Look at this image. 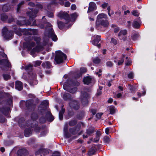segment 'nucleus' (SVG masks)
<instances>
[{
	"label": "nucleus",
	"mask_w": 156,
	"mask_h": 156,
	"mask_svg": "<svg viewBox=\"0 0 156 156\" xmlns=\"http://www.w3.org/2000/svg\"><path fill=\"white\" fill-rule=\"evenodd\" d=\"M31 120L30 121V122H28L29 123V124H28V123H27V124L28 125V126H30L31 127H34V123H33V121H31Z\"/></svg>",
	"instance_id": "nucleus-59"
},
{
	"label": "nucleus",
	"mask_w": 156,
	"mask_h": 156,
	"mask_svg": "<svg viewBox=\"0 0 156 156\" xmlns=\"http://www.w3.org/2000/svg\"><path fill=\"white\" fill-rule=\"evenodd\" d=\"M32 130L30 128H26L24 131V134L26 137H29L32 133Z\"/></svg>",
	"instance_id": "nucleus-20"
},
{
	"label": "nucleus",
	"mask_w": 156,
	"mask_h": 156,
	"mask_svg": "<svg viewBox=\"0 0 156 156\" xmlns=\"http://www.w3.org/2000/svg\"><path fill=\"white\" fill-rule=\"evenodd\" d=\"M8 18V16L5 15H3L2 16L1 19L3 21L5 20Z\"/></svg>",
	"instance_id": "nucleus-56"
},
{
	"label": "nucleus",
	"mask_w": 156,
	"mask_h": 156,
	"mask_svg": "<svg viewBox=\"0 0 156 156\" xmlns=\"http://www.w3.org/2000/svg\"><path fill=\"white\" fill-rule=\"evenodd\" d=\"M31 122L33 121L34 123V125H36L37 124V122L36 121V120L37 118V114L35 113H33L31 115Z\"/></svg>",
	"instance_id": "nucleus-21"
},
{
	"label": "nucleus",
	"mask_w": 156,
	"mask_h": 156,
	"mask_svg": "<svg viewBox=\"0 0 156 156\" xmlns=\"http://www.w3.org/2000/svg\"><path fill=\"white\" fill-rule=\"evenodd\" d=\"M79 130V128H72L70 129V132L73 134H75Z\"/></svg>",
	"instance_id": "nucleus-36"
},
{
	"label": "nucleus",
	"mask_w": 156,
	"mask_h": 156,
	"mask_svg": "<svg viewBox=\"0 0 156 156\" xmlns=\"http://www.w3.org/2000/svg\"><path fill=\"white\" fill-rule=\"evenodd\" d=\"M87 94L85 93L84 94H83L81 96V101L83 105L85 106L88 103V101L87 100Z\"/></svg>",
	"instance_id": "nucleus-17"
},
{
	"label": "nucleus",
	"mask_w": 156,
	"mask_h": 156,
	"mask_svg": "<svg viewBox=\"0 0 156 156\" xmlns=\"http://www.w3.org/2000/svg\"><path fill=\"white\" fill-rule=\"evenodd\" d=\"M42 66L43 67L47 69L50 68L51 67V63L50 62L48 61L43 63L42 64Z\"/></svg>",
	"instance_id": "nucleus-25"
},
{
	"label": "nucleus",
	"mask_w": 156,
	"mask_h": 156,
	"mask_svg": "<svg viewBox=\"0 0 156 156\" xmlns=\"http://www.w3.org/2000/svg\"><path fill=\"white\" fill-rule=\"evenodd\" d=\"M45 16L42 17V20L41 22L37 24L35 20L33 23L32 26H38L40 27L41 28H43L44 27V24H46V27L45 31V34L46 36L51 37L52 40L56 41L57 40V37L56 35L55 34L54 32L52 27V25L49 23L47 22L45 20Z\"/></svg>",
	"instance_id": "nucleus-1"
},
{
	"label": "nucleus",
	"mask_w": 156,
	"mask_h": 156,
	"mask_svg": "<svg viewBox=\"0 0 156 156\" xmlns=\"http://www.w3.org/2000/svg\"><path fill=\"white\" fill-rule=\"evenodd\" d=\"M126 59H127V61L126 62V66H128L130 65L132 63V61L131 59L128 58V57H126Z\"/></svg>",
	"instance_id": "nucleus-41"
},
{
	"label": "nucleus",
	"mask_w": 156,
	"mask_h": 156,
	"mask_svg": "<svg viewBox=\"0 0 156 156\" xmlns=\"http://www.w3.org/2000/svg\"><path fill=\"white\" fill-rule=\"evenodd\" d=\"M58 16L61 19H64L67 23L71 20L69 14L66 12H60L58 14Z\"/></svg>",
	"instance_id": "nucleus-5"
},
{
	"label": "nucleus",
	"mask_w": 156,
	"mask_h": 156,
	"mask_svg": "<svg viewBox=\"0 0 156 156\" xmlns=\"http://www.w3.org/2000/svg\"><path fill=\"white\" fill-rule=\"evenodd\" d=\"M20 20L17 21V24L19 26H22L26 24L27 25H30L31 24V23L29 22L27 23L26 22V19L23 17H20Z\"/></svg>",
	"instance_id": "nucleus-14"
},
{
	"label": "nucleus",
	"mask_w": 156,
	"mask_h": 156,
	"mask_svg": "<svg viewBox=\"0 0 156 156\" xmlns=\"http://www.w3.org/2000/svg\"><path fill=\"white\" fill-rule=\"evenodd\" d=\"M101 60L98 57H96L93 59V62L95 64H99Z\"/></svg>",
	"instance_id": "nucleus-43"
},
{
	"label": "nucleus",
	"mask_w": 156,
	"mask_h": 156,
	"mask_svg": "<svg viewBox=\"0 0 156 156\" xmlns=\"http://www.w3.org/2000/svg\"><path fill=\"white\" fill-rule=\"evenodd\" d=\"M42 49H27V51L30 52V54L33 56V57L35 56L36 54L38 51H40V50Z\"/></svg>",
	"instance_id": "nucleus-19"
},
{
	"label": "nucleus",
	"mask_w": 156,
	"mask_h": 156,
	"mask_svg": "<svg viewBox=\"0 0 156 156\" xmlns=\"http://www.w3.org/2000/svg\"><path fill=\"white\" fill-rule=\"evenodd\" d=\"M30 31L32 32V34L33 35H37V31L36 29H31Z\"/></svg>",
	"instance_id": "nucleus-63"
},
{
	"label": "nucleus",
	"mask_w": 156,
	"mask_h": 156,
	"mask_svg": "<svg viewBox=\"0 0 156 156\" xmlns=\"http://www.w3.org/2000/svg\"><path fill=\"white\" fill-rule=\"evenodd\" d=\"M98 25L96 24V27L98 30L100 29L101 26H103L104 27H107L109 25L108 21L106 20H103L101 21Z\"/></svg>",
	"instance_id": "nucleus-9"
},
{
	"label": "nucleus",
	"mask_w": 156,
	"mask_h": 156,
	"mask_svg": "<svg viewBox=\"0 0 156 156\" xmlns=\"http://www.w3.org/2000/svg\"><path fill=\"white\" fill-rule=\"evenodd\" d=\"M35 46V44L33 42L29 43L24 42L23 44V47L24 48L31 49Z\"/></svg>",
	"instance_id": "nucleus-11"
},
{
	"label": "nucleus",
	"mask_w": 156,
	"mask_h": 156,
	"mask_svg": "<svg viewBox=\"0 0 156 156\" xmlns=\"http://www.w3.org/2000/svg\"><path fill=\"white\" fill-rule=\"evenodd\" d=\"M87 71V69L86 68L82 67L80 69V76L82 73H85Z\"/></svg>",
	"instance_id": "nucleus-44"
},
{
	"label": "nucleus",
	"mask_w": 156,
	"mask_h": 156,
	"mask_svg": "<svg viewBox=\"0 0 156 156\" xmlns=\"http://www.w3.org/2000/svg\"><path fill=\"white\" fill-rule=\"evenodd\" d=\"M15 88L19 90H21L23 88L22 83L20 81H16L15 82Z\"/></svg>",
	"instance_id": "nucleus-18"
},
{
	"label": "nucleus",
	"mask_w": 156,
	"mask_h": 156,
	"mask_svg": "<svg viewBox=\"0 0 156 156\" xmlns=\"http://www.w3.org/2000/svg\"><path fill=\"white\" fill-rule=\"evenodd\" d=\"M145 94V91L144 90H143L142 94L140 92L137 93V95L138 96L139 98L140 97L142 96H144Z\"/></svg>",
	"instance_id": "nucleus-51"
},
{
	"label": "nucleus",
	"mask_w": 156,
	"mask_h": 156,
	"mask_svg": "<svg viewBox=\"0 0 156 156\" xmlns=\"http://www.w3.org/2000/svg\"><path fill=\"white\" fill-rule=\"evenodd\" d=\"M32 66L31 65H29L25 67L22 66L21 69H25L28 72V77L30 80H33L30 82V84L31 85H34L37 84V81L34 79L36 77V75L34 73L32 72Z\"/></svg>",
	"instance_id": "nucleus-2"
},
{
	"label": "nucleus",
	"mask_w": 156,
	"mask_h": 156,
	"mask_svg": "<svg viewBox=\"0 0 156 156\" xmlns=\"http://www.w3.org/2000/svg\"><path fill=\"white\" fill-rule=\"evenodd\" d=\"M3 76L4 79L5 80L9 79L10 78V76L9 74H4L3 75Z\"/></svg>",
	"instance_id": "nucleus-53"
},
{
	"label": "nucleus",
	"mask_w": 156,
	"mask_h": 156,
	"mask_svg": "<svg viewBox=\"0 0 156 156\" xmlns=\"http://www.w3.org/2000/svg\"><path fill=\"white\" fill-rule=\"evenodd\" d=\"M139 35L137 33H133L132 36V39L133 40H136L139 37Z\"/></svg>",
	"instance_id": "nucleus-35"
},
{
	"label": "nucleus",
	"mask_w": 156,
	"mask_h": 156,
	"mask_svg": "<svg viewBox=\"0 0 156 156\" xmlns=\"http://www.w3.org/2000/svg\"><path fill=\"white\" fill-rule=\"evenodd\" d=\"M132 14L135 16H139V13H138V12L137 11H133L132 12Z\"/></svg>",
	"instance_id": "nucleus-57"
},
{
	"label": "nucleus",
	"mask_w": 156,
	"mask_h": 156,
	"mask_svg": "<svg viewBox=\"0 0 156 156\" xmlns=\"http://www.w3.org/2000/svg\"><path fill=\"white\" fill-rule=\"evenodd\" d=\"M57 23L58 27L60 29H62L65 26L64 23L61 21H58Z\"/></svg>",
	"instance_id": "nucleus-37"
},
{
	"label": "nucleus",
	"mask_w": 156,
	"mask_h": 156,
	"mask_svg": "<svg viewBox=\"0 0 156 156\" xmlns=\"http://www.w3.org/2000/svg\"><path fill=\"white\" fill-rule=\"evenodd\" d=\"M2 64L8 66V67H10V65L7 59H5L0 60V65Z\"/></svg>",
	"instance_id": "nucleus-22"
},
{
	"label": "nucleus",
	"mask_w": 156,
	"mask_h": 156,
	"mask_svg": "<svg viewBox=\"0 0 156 156\" xmlns=\"http://www.w3.org/2000/svg\"><path fill=\"white\" fill-rule=\"evenodd\" d=\"M134 76V74L132 72H130L128 74V77L130 79H132Z\"/></svg>",
	"instance_id": "nucleus-62"
},
{
	"label": "nucleus",
	"mask_w": 156,
	"mask_h": 156,
	"mask_svg": "<svg viewBox=\"0 0 156 156\" xmlns=\"http://www.w3.org/2000/svg\"><path fill=\"white\" fill-rule=\"evenodd\" d=\"M2 56L5 58H7V55H6L3 51L0 52V56Z\"/></svg>",
	"instance_id": "nucleus-54"
},
{
	"label": "nucleus",
	"mask_w": 156,
	"mask_h": 156,
	"mask_svg": "<svg viewBox=\"0 0 156 156\" xmlns=\"http://www.w3.org/2000/svg\"><path fill=\"white\" fill-rule=\"evenodd\" d=\"M94 131V128H90L87 130L86 133L89 136L91 135L92 134Z\"/></svg>",
	"instance_id": "nucleus-33"
},
{
	"label": "nucleus",
	"mask_w": 156,
	"mask_h": 156,
	"mask_svg": "<svg viewBox=\"0 0 156 156\" xmlns=\"http://www.w3.org/2000/svg\"><path fill=\"white\" fill-rule=\"evenodd\" d=\"M101 134V133L100 131L97 132L96 136L94 140V142H97L99 140Z\"/></svg>",
	"instance_id": "nucleus-28"
},
{
	"label": "nucleus",
	"mask_w": 156,
	"mask_h": 156,
	"mask_svg": "<svg viewBox=\"0 0 156 156\" xmlns=\"http://www.w3.org/2000/svg\"><path fill=\"white\" fill-rule=\"evenodd\" d=\"M72 20H75L78 16V15L76 12H75L70 15Z\"/></svg>",
	"instance_id": "nucleus-39"
},
{
	"label": "nucleus",
	"mask_w": 156,
	"mask_h": 156,
	"mask_svg": "<svg viewBox=\"0 0 156 156\" xmlns=\"http://www.w3.org/2000/svg\"><path fill=\"white\" fill-rule=\"evenodd\" d=\"M128 88L132 92H134L136 90V88L134 87L131 86L130 85H128Z\"/></svg>",
	"instance_id": "nucleus-42"
},
{
	"label": "nucleus",
	"mask_w": 156,
	"mask_h": 156,
	"mask_svg": "<svg viewBox=\"0 0 156 156\" xmlns=\"http://www.w3.org/2000/svg\"><path fill=\"white\" fill-rule=\"evenodd\" d=\"M41 63V61H36L33 62V64L34 66L36 67L39 66Z\"/></svg>",
	"instance_id": "nucleus-40"
},
{
	"label": "nucleus",
	"mask_w": 156,
	"mask_h": 156,
	"mask_svg": "<svg viewBox=\"0 0 156 156\" xmlns=\"http://www.w3.org/2000/svg\"><path fill=\"white\" fill-rule=\"evenodd\" d=\"M48 101L47 100H45L43 101L40 105V107H39L38 109L41 110L40 108V107H44L43 109H44L46 108V107L48 105Z\"/></svg>",
	"instance_id": "nucleus-23"
},
{
	"label": "nucleus",
	"mask_w": 156,
	"mask_h": 156,
	"mask_svg": "<svg viewBox=\"0 0 156 156\" xmlns=\"http://www.w3.org/2000/svg\"><path fill=\"white\" fill-rule=\"evenodd\" d=\"M64 109L62 108L61 110L59 112V117L60 120H62L63 119V114L64 113Z\"/></svg>",
	"instance_id": "nucleus-34"
},
{
	"label": "nucleus",
	"mask_w": 156,
	"mask_h": 156,
	"mask_svg": "<svg viewBox=\"0 0 156 156\" xmlns=\"http://www.w3.org/2000/svg\"><path fill=\"white\" fill-rule=\"evenodd\" d=\"M107 16L106 14L103 13L99 14L97 16L96 24L98 25L101 21L103 20V18L107 19Z\"/></svg>",
	"instance_id": "nucleus-12"
},
{
	"label": "nucleus",
	"mask_w": 156,
	"mask_h": 156,
	"mask_svg": "<svg viewBox=\"0 0 156 156\" xmlns=\"http://www.w3.org/2000/svg\"><path fill=\"white\" fill-rule=\"evenodd\" d=\"M111 43H113L114 45H115L117 44V41L116 39L113 38H111Z\"/></svg>",
	"instance_id": "nucleus-48"
},
{
	"label": "nucleus",
	"mask_w": 156,
	"mask_h": 156,
	"mask_svg": "<svg viewBox=\"0 0 156 156\" xmlns=\"http://www.w3.org/2000/svg\"><path fill=\"white\" fill-rule=\"evenodd\" d=\"M48 133L47 131L46 130H44L42 131L40 135L41 136H45Z\"/></svg>",
	"instance_id": "nucleus-52"
},
{
	"label": "nucleus",
	"mask_w": 156,
	"mask_h": 156,
	"mask_svg": "<svg viewBox=\"0 0 156 156\" xmlns=\"http://www.w3.org/2000/svg\"><path fill=\"white\" fill-rule=\"evenodd\" d=\"M44 150L41 149L39 150L35 153V155L36 156H43V152Z\"/></svg>",
	"instance_id": "nucleus-30"
},
{
	"label": "nucleus",
	"mask_w": 156,
	"mask_h": 156,
	"mask_svg": "<svg viewBox=\"0 0 156 156\" xmlns=\"http://www.w3.org/2000/svg\"><path fill=\"white\" fill-rule=\"evenodd\" d=\"M76 122L75 120H72L69 122V125L71 126H74L76 124Z\"/></svg>",
	"instance_id": "nucleus-60"
},
{
	"label": "nucleus",
	"mask_w": 156,
	"mask_h": 156,
	"mask_svg": "<svg viewBox=\"0 0 156 156\" xmlns=\"http://www.w3.org/2000/svg\"><path fill=\"white\" fill-rule=\"evenodd\" d=\"M24 1H22L18 5L17 7V12H19L20 8L21 6L24 4Z\"/></svg>",
	"instance_id": "nucleus-50"
},
{
	"label": "nucleus",
	"mask_w": 156,
	"mask_h": 156,
	"mask_svg": "<svg viewBox=\"0 0 156 156\" xmlns=\"http://www.w3.org/2000/svg\"><path fill=\"white\" fill-rule=\"evenodd\" d=\"M95 152V149H91L89 151L88 153V154L89 155H92L94 154V153Z\"/></svg>",
	"instance_id": "nucleus-46"
},
{
	"label": "nucleus",
	"mask_w": 156,
	"mask_h": 156,
	"mask_svg": "<svg viewBox=\"0 0 156 156\" xmlns=\"http://www.w3.org/2000/svg\"><path fill=\"white\" fill-rule=\"evenodd\" d=\"M66 58V55L61 51L59 50L55 51V61L57 64L62 62Z\"/></svg>",
	"instance_id": "nucleus-3"
},
{
	"label": "nucleus",
	"mask_w": 156,
	"mask_h": 156,
	"mask_svg": "<svg viewBox=\"0 0 156 156\" xmlns=\"http://www.w3.org/2000/svg\"><path fill=\"white\" fill-rule=\"evenodd\" d=\"M122 96V94L121 93H119L117 94H115L114 96V97L115 98H120Z\"/></svg>",
	"instance_id": "nucleus-55"
},
{
	"label": "nucleus",
	"mask_w": 156,
	"mask_h": 156,
	"mask_svg": "<svg viewBox=\"0 0 156 156\" xmlns=\"http://www.w3.org/2000/svg\"><path fill=\"white\" fill-rule=\"evenodd\" d=\"M27 153V151L24 148L19 149L17 152L18 156H26Z\"/></svg>",
	"instance_id": "nucleus-15"
},
{
	"label": "nucleus",
	"mask_w": 156,
	"mask_h": 156,
	"mask_svg": "<svg viewBox=\"0 0 156 156\" xmlns=\"http://www.w3.org/2000/svg\"><path fill=\"white\" fill-rule=\"evenodd\" d=\"M70 81H68L67 83H65L63 85V88L66 91L72 93H74L76 91L77 88L76 87H74L72 89H70L72 84L70 83L69 84V83H70Z\"/></svg>",
	"instance_id": "nucleus-4"
},
{
	"label": "nucleus",
	"mask_w": 156,
	"mask_h": 156,
	"mask_svg": "<svg viewBox=\"0 0 156 156\" xmlns=\"http://www.w3.org/2000/svg\"><path fill=\"white\" fill-rule=\"evenodd\" d=\"M67 0H60V4L61 5H64L66 7H69L70 6V3L69 2H66L64 4L63 3V1H66Z\"/></svg>",
	"instance_id": "nucleus-31"
},
{
	"label": "nucleus",
	"mask_w": 156,
	"mask_h": 156,
	"mask_svg": "<svg viewBox=\"0 0 156 156\" xmlns=\"http://www.w3.org/2000/svg\"><path fill=\"white\" fill-rule=\"evenodd\" d=\"M91 78L90 76H86L84 77L83 80V82L84 84L88 85L90 82Z\"/></svg>",
	"instance_id": "nucleus-26"
},
{
	"label": "nucleus",
	"mask_w": 156,
	"mask_h": 156,
	"mask_svg": "<svg viewBox=\"0 0 156 156\" xmlns=\"http://www.w3.org/2000/svg\"><path fill=\"white\" fill-rule=\"evenodd\" d=\"M140 26V25L138 22L134 20L133 23V26L135 28H139Z\"/></svg>",
	"instance_id": "nucleus-32"
},
{
	"label": "nucleus",
	"mask_w": 156,
	"mask_h": 156,
	"mask_svg": "<svg viewBox=\"0 0 156 156\" xmlns=\"http://www.w3.org/2000/svg\"><path fill=\"white\" fill-rule=\"evenodd\" d=\"M108 108L111 114H114L117 111L116 108H115L114 106L112 105L108 107Z\"/></svg>",
	"instance_id": "nucleus-24"
},
{
	"label": "nucleus",
	"mask_w": 156,
	"mask_h": 156,
	"mask_svg": "<svg viewBox=\"0 0 156 156\" xmlns=\"http://www.w3.org/2000/svg\"><path fill=\"white\" fill-rule=\"evenodd\" d=\"M70 96V94H64L63 95V98L64 100H66Z\"/></svg>",
	"instance_id": "nucleus-49"
},
{
	"label": "nucleus",
	"mask_w": 156,
	"mask_h": 156,
	"mask_svg": "<svg viewBox=\"0 0 156 156\" xmlns=\"http://www.w3.org/2000/svg\"><path fill=\"white\" fill-rule=\"evenodd\" d=\"M112 65V63L110 61H108L106 63V65L108 67H111Z\"/></svg>",
	"instance_id": "nucleus-64"
},
{
	"label": "nucleus",
	"mask_w": 156,
	"mask_h": 156,
	"mask_svg": "<svg viewBox=\"0 0 156 156\" xmlns=\"http://www.w3.org/2000/svg\"><path fill=\"white\" fill-rule=\"evenodd\" d=\"M125 57L124 54H123L121 57L115 58V62L117 63L118 65H121L124 62V58Z\"/></svg>",
	"instance_id": "nucleus-13"
},
{
	"label": "nucleus",
	"mask_w": 156,
	"mask_h": 156,
	"mask_svg": "<svg viewBox=\"0 0 156 156\" xmlns=\"http://www.w3.org/2000/svg\"><path fill=\"white\" fill-rule=\"evenodd\" d=\"M64 135L66 137H69V136L67 135V134L68 133L67 131V127L66 126H65L64 128Z\"/></svg>",
	"instance_id": "nucleus-47"
},
{
	"label": "nucleus",
	"mask_w": 156,
	"mask_h": 156,
	"mask_svg": "<svg viewBox=\"0 0 156 156\" xmlns=\"http://www.w3.org/2000/svg\"><path fill=\"white\" fill-rule=\"evenodd\" d=\"M100 37V36L96 35H94V39L92 41V44L94 45L97 46L98 48L101 47L100 44H98L101 40Z\"/></svg>",
	"instance_id": "nucleus-7"
},
{
	"label": "nucleus",
	"mask_w": 156,
	"mask_h": 156,
	"mask_svg": "<svg viewBox=\"0 0 156 156\" xmlns=\"http://www.w3.org/2000/svg\"><path fill=\"white\" fill-rule=\"evenodd\" d=\"M97 8L96 4L93 2H91L89 4L88 9L87 11V12H92L94 10L96 9Z\"/></svg>",
	"instance_id": "nucleus-16"
},
{
	"label": "nucleus",
	"mask_w": 156,
	"mask_h": 156,
	"mask_svg": "<svg viewBox=\"0 0 156 156\" xmlns=\"http://www.w3.org/2000/svg\"><path fill=\"white\" fill-rule=\"evenodd\" d=\"M38 12L37 9H34V10L27 12V15L30 17V20L33 21V19L36 16V14Z\"/></svg>",
	"instance_id": "nucleus-8"
},
{
	"label": "nucleus",
	"mask_w": 156,
	"mask_h": 156,
	"mask_svg": "<svg viewBox=\"0 0 156 156\" xmlns=\"http://www.w3.org/2000/svg\"><path fill=\"white\" fill-rule=\"evenodd\" d=\"M2 33L4 36V37L6 39H9L13 35L12 31H8V29L5 27L2 30Z\"/></svg>",
	"instance_id": "nucleus-6"
},
{
	"label": "nucleus",
	"mask_w": 156,
	"mask_h": 156,
	"mask_svg": "<svg viewBox=\"0 0 156 156\" xmlns=\"http://www.w3.org/2000/svg\"><path fill=\"white\" fill-rule=\"evenodd\" d=\"M127 34V31L126 30H121L118 34V36H120L121 35H125Z\"/></svg>",
	"instance_id": "nucleus-38"
},
{
	"label": "nucleus",
	"mask_w": 156,
	"mask_h": 156,
	"mask_svg": "<svg viewBox=\"0 0 156 156\" xmlns=\"http://www.w3.org/2000/svg\"><path fill=\"white\" fill-rule=\"evenodd\" d=\"M70 107L75 110H77L79 108L78 103L76 100H72L69 103Z\"/></svg>",
	"instance_id": "nucleus-10"
},
{
	"label": "nucleus",
	"mask_w": 156,
	"mask_h": 156,
	"mask_svg": "<svg viewBox=\"0 0 156 156\" xmlns=\"http://www.w3.org/2000/svg\"><path fill=\"white\" fill-rule=\"evenodd\" d=\"M32 104V101L30 100H28L26 101V106L27 107H28L31 106Z\"/></svg>",
	"instance_id": "nucleus-45"
},
{
	"label": "nucleus",
	"mask_w": 156,
	"mask_h": 156,
	"mask_svg": "<svg viewBox=\"0 0 156 156\" xmlns=\"http://www.w3.org/2000/svg\"><path fill=\"white\" fill-rule=\"evenodd\" d=\"M10 111V108H3L0 109V111L4 115H5L8 113Z\"/></svg>",
	"instance_id": "nucleus-29"
},
{
	"label": "nucleus",
	"mask_w": 156,
	"mask_h": 156,
	"mask_svg": "<svg viewBox=\"0 0 156 156\" xmlns=\"http://www.w3.org/2000/svg\"><path fill=\"white\" fill-rule=\"evenodd\" d=\"M111 136H106L104 137L103 140V141L105 143L108 144L111 141Z\"/></svg>",
	"instance_id": "nucleus-27"
},
{
	"label": "nucleus",
	"mask_w": 156,
	"mask_h": 156,
	"mask_svg": "<svg viewBox=\"0 0 156 156\" xmlns=\"http://www.w3.org/2000/svg\"><path fill=\"white\" fill-rule=\"evenodd\" d=\"M48 115L50 116V117L48 119V120L50 122H51L54 120V118L51 115L50 112L48 113Z\"/></svg>",
	"instance_id": "nucleus-61"
},
{
	"label": "nucleus",
	"mask_w": 156,
	"mask_h": 156,
	"mask_svg": "<svg viewBox=\"0 0 156 156\" xmlns=\"http://www.w3.org/2000/svg\"><path fill=\"white\" fill-rule=\"evenodd\" d=\"M31 120L30 121V122H28L29 123V124H28V123H27V124L28 125V126H30L31 127H34V123H33V121H31Z\"/></svg>",
	"instance_id": "nucleus-58"
}]
</instances>
